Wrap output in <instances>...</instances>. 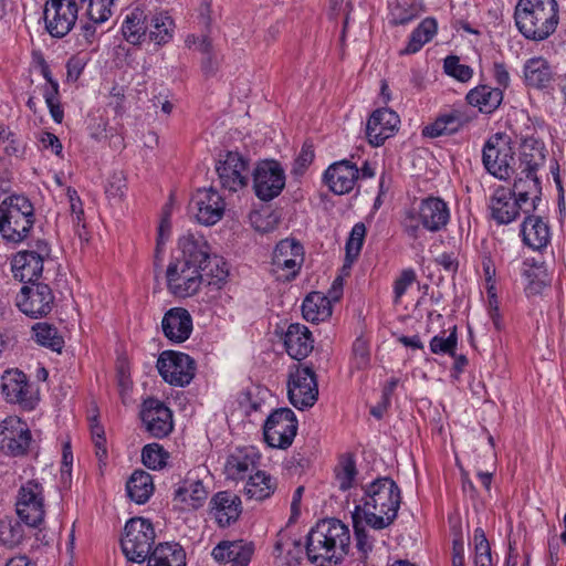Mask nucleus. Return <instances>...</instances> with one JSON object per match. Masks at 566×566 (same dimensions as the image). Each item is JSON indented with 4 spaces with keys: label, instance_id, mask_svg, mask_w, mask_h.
I'll use <instances>...</instances> for the list:
<instances>
[{
    "label": "nucleus",
    "instance_id": "f257e3e1",
    "mask_svg": "<svg viewBox=\"0 0 566 566\" xmlns=\"http://www.w3.org/2000/svg\"><path fill=\"white\" fill-rule=\"evenodd\" d=\"M363 496L353 514L370 524L373 531L390 526L401 503L400 489L390 478H378L363 486Z\"/></svg>",
    "mask_w": 566,
    "mask_h": 566
},
{
    "label": "nucleus",
    "instance_id": "f03ea898",
    "mask_svg": "<svg viewBox=\"0 0 566 566\" xmlns=\"http://www.w3.org/2000/svg\"><path fill=\"white\" fill-rule=\"evenodd\" d=\"M349 544L348 526L337 518H325L307 534L306 554L317 566L339 564L347 555Z\"/></svg>",
    "mask_w": 566,
    "mask_h": 566
},
{
    "label": "nucleus",
    "instance_id": "7ed1b4c3",
    "mask_svg": "<svg viewBox=\"0 0 566 566\" xmlns=\"http://www.w3.org/2000/svg\"><path fill=\"white\" fill-rule=\"evenodd\" d=\"M514 20L525 39L544 41L558 25V3L556 0H518Z\"/></svg>",
    "mask_w": 566,
    "mask_h": 566
},
{
    "label": "nucleus",
    "instance_id": "20e7f679",
    "mask_svg": "<svg viewBox=\"0 0 566 566\" xmlns=\"http://www.w3.org/2000/svg\"><path fill=\"white\" fill-rule=\"evenodd\" d=\"M34 222V206L28 197L11 195L0 202V237L4 242L11 244L24 242Z\"/></svg>",
    "mask_w": 566,
    "mask_h": 566
},
{
    "label": "nucleus",
    "instance_id": "39448f33",
    "mask_svg": "<svg viewBox=\"0 0 566 566\" xmlns=\"http://www.w3.org/2000/svg\"><path fill=\"white\" fill-rule=\"evenodd\" d=\"M450 220L448 203L439 198L429 196L421 199L417 209L408 211L405 219V231L411 238H418L420 226L430 231L439 232L447 227Z\"/></svg>",
    "mask_w": 566,
    "mask_h": 566
},
{
    "label": "nucleus",
    "instance_id": "423d86ee",
    "mask_svg": "<svg viewBox=\"0 0 566 566\" xmlns=\"http://www.w3.org/2000/svg\"><path fill=\"white\" fill-rule=\"evenodd\" d=\"M155 530L149 520L133 517L126 522L120 546L128 560L144 563L151 554Z\"/></svg>",
    "mask_w": 566,
    "mask_h": 566
},
{
    "label": "nucleus",
    "instance_id": "0eeeda50",
    "mask_svg": "<svg viewBox=\"0 0 566 566\" xmlns=\"http://www.w3.org/2000/svg\"><path fill=\"white\" fill-rule=\"evenodd\" d=\"M1 394L8 403L17 405L22 410H34L39 403L38 389L29 377L18 368L3 371L1 376Z\"/></svg>",
    "mask_w": 566,
    "mask_h": 566
},
{
    "label": "nucleus",
    "instance_id": "6e6552de",
    "mask_svg": "<svg viewBox=\"0 0 566 566\" xmlns=\"http://www.w3.org/2000/svg\"><path fill=\"white\" fill-rule=\"evenodd\" d=\"M50 244L42 239L36 240L31 249L17 252L11 260L14 279L22 283H35L43 272V263L50 256Z\"/></svg>",
    "mask_w": 566,
    "mask_h": 566
},
{
    "label": "nucleus",
    "instance_id": "1a4fd4ad",
    "mask_svg": "<svg viewBox=\"0 0 566 566\" xmlns=\"http://www.w3.org/2000/svg\"><path fill=\"white\" fill-rule=\"evenodd\" d=\"M216 172L222 189L237 192L248 186L251 171L249 160L240 153L226 151L219 155Z\"/></svg>",
    "mask_w": 566,
    "mask_h": 566
},
{
    "label": "nucleus",
    "instance_id": "9d476101",
    "mask_svg": "<svg viewBox=\"0 0 566 566\" xmlns=\"http://www.w3.org/2000/svg\"><path fill=\"white\" fill-rule=\"evenodd\" d=\"M19 518L28 526H40L45 516L44 494L41 483L30 480L21 485L15 501Z\"/></svg>",
    "mask_w": 566,
    "mask_h": 566
},
{
    "label": "nucleus",
    "instance_id": "9b49d317",
    "mask_svg": "<svg viewBox=\"0 0 566 566\" xmlns=\"http://www.w3.org/2000/svg\"><path fill=\"white\" fill-rule=\"evenodd\" d=\"M167 289L177 297L195 295L203 283L201 268L187 261L174 260L166 271Z\"/></svg>",
    "mask_w": 566,
    "mask_h": 566
},
{
    "label": "nucleus",
    "instance_id": "f8f14e48",
    "mask_svg": "<svg viewBox=\"0 0 566 566\" xmlns=\"http://www.w3.org/2000/svg\"><path fill=\"white\" fill-rule=\"evenodd\" d=\"M33 442L29 426L17 416L0 421V452L8 457L25 455Z\"/></svg>",
    "mask_w": 566,
    "mask_h": 566
},
{
    "label": "nucleus",
    "instance_id": "ddd939ff",
    "mask_svg": "<svg viewBox=\"0 0 566 566\" xmlns=\"http://www.w3.org/2000/svg\"><path fill=\"white\" fill-rule=\"evenodd\" d=\"M297 432V420L290 408L274 410L265 420L263 436L272 448H289Z\"/></svg>",
    "mask_w": 566,
    "mask_h": 566
},
{
    "label": "nucleus",
    "instance_id": "4468645a",
    "mask_svg": "<svg viewBox=\"0 0 566 566\" xmlns=\"http://www.w3.org/2000/svg\"><path fill=\"white\" fill-rule=\"evenodd\" d=\"M287 394L290 402L300 410L314 406L318 398V386L310 366L300 365L290 374Z\"/></svg>",
    "mask_w": 566,
    "mask_h": 566
},
{
    "label": "nucleus",
    "instance_id": "2eb2a0df",
    "mask_svg": "<svg viewBox=\"0 0 566 566\" xmlns=\"http://www.w3.org/2000/svg\"><path fill=\"white\" fill-rule=\"evenodd\" d=\"M157 369L169 385L185 387L195 377L196 363L185 353L166 350L160 354L157 360Z\"/></svg>",
    "mask_w": 566,
    "mask_h": 566
},
{
    "label": "nucleus",
    "instance_id": "dca6fc26",
    "mask_svg": "<svg viewBox=\"0 0 566 566\" xmlns=\"http://www.w3.org/2000/svg\"><path fill=\"white\" fill-rule=\"evenodd\" d=\"M514 160L509 138L502 135L492 136L484 145L482 161L485 169L494 177L506 180L513 174Z\"/></svg>",
    "mask_w": 566,
    "mask_h": 566
},
{
    "label": "nucleus",
    "instance_id": "f3484780",
    "mask_svg": "<svg viewBox=\"0 0 566 566\" xmlns=\"http://www.w3.org/2000/svg\"><path fill=\"white\" fill-rule=\"evenodd\" d=\"M19 310L31 318L46 316L53 307L54 295L51 287L43 283H29L21 287L15 297Z\"/></svg>",
    "mask_w": 566,
    "mask_h": 566
},
{
    "label": "nucleus",
    "instance_id": "a211bd4d",
    "mask_svg": "<svg viewBox=\"0 0 566 566\" xmlns=\"http://www.w3.org/2000/svg\"><path fill=\"white\" fill-rule=\"evenodd\" d=\"M253 189L262 201L277 197L285 186V174L275 160H264L256 165L253 172Z\"/></svg>",
    "mask_w": 566,
    "mask_h": 566
},
{
    "label": "nucleus",
    "instance_id": "6ab92c4d",
    "mask_svg": "<svg viewBox=\"0 0 566 566\" xmlns=\"http://www.w3.org/2000/svg\"><path fill=\"white\" fill-rule=\"evenodd\" d=\"M75 0H48L43 17L45 29L53 38L65 36L74 27L77 19Z\"/></svg>",
    "mask_w": 566,
    "mask_h": 566
},
{
    "label": "nucleus",
    "instance_id": "aec40b11",
    "mask_svg": "<svg viewBox=\"0 0 566 566\" xmlns=\"http://www.w3.org/2000/svg\"><path fill=\"white\" fill-rule=\"evenodd\" d=\"M226 210L222 196L212 187L198 189L191 197L189 211L203 226L219 222Z\"/></svg>",
    "mask_w": 566,
    "mask_h": 566
},
{
    "label": "nucleus",
    "instance_id": "412c9836",
    "mask_svg": "<svg viewBox=\"0 0 566 566\" xmlns=\"http://www.w3.org/2000/svg\"><path fill=\"white\" fill-rule=\"evenodd\" d=\"M140 419L146 431L157 439L167 437L174 429L171 410L155 398H148L143 402Z\"/></svg>",
    "mask_w": 566,
    "mask_h": 566
},
{
    "label": "nucleus",
    "instance_id": "4be33fe9",
    "mask_svg": "<svg viewBox=\"0 0 566 566\" xmlns=\"http://www.w3.org/2000/svg\"><path fill=\"white\" fill-rule=\"evenodd\" d=\"M400 124V118L396 112L389 108H378L371 113L366 125V136L368 143L374 147H379L395 136Z\"/></svg>",
    "mask_w": 566,
    "mask_h": 566
},
{
    "label": "nucleus",
    "instance_id": "5701e85b",
    "mask_svg": "<svg viewBox=\"0 0 566 566\" xmlns=\"http://www.w3.org/2000/svg\"><path fill=\"white\" fill-rule=\"evenodd\" d=\"M242 513V502L238 494L231 491H219L209 502L210 517L221 528L235 523Z\"/></svg>",
    "mask_w": 566,
    "mask_h": 566
},
{
    "label": "nucleus",
    "instance_id": "b1692460",
    "mask_svg": "<svg viewBox=\"0 0 566 566\" xmlns=\"http://www.w3.org/2000/svg\"><path fill=\"white\" fill-rule=\"evenodd\" d=\"M303 261V247L300 242L293 239H285L280 241L273 251V271H286L287 273L283 276L285 280H291L295 277V275L298 273L301 269Z\"/></svg>",
    "mask_w": 566,
    "mask_h": 566
},
{
    "label": "nucleus",
    "instance_id": "393cba45",
    "mask_svg": "<svg viewBox=\"0 0 566 566\" xmlns=\"http://www.w3.org/2000/svg\"><path fill=\"white\" fill-rule=\"evenodd\" d=\"M489 209L491 218L497 224H509L517 219L521 210L528 211V208H524L512 195L511 189L504 187L494 190L489 200Z\"/></svg>",
    "mask_w": 566,
    "mask_h": 566
},
{
    "label": "nucleus",
    "instance_id": "a878e982",
    "mask_svg": "<svg viewBox=\"0 0 566 566\" xmlns=\"http://www.w3.org/2000/svg\"><path fill=\"white\" fill-rule=\"evenodd\" d=\"M358 178L359 169L349 160L334 163L324 174L327 186L336 195L350 192Z\"/></svg>",
    "mask_w": 566,
    "mask_h": 566
},
{
    "label": "nucleus",
    "instance_id": "bb28decb",
    "mask_svg": "<svg viewBox=\"0 0 566 566\" xmlns=\"http://www.w3.org/2000/svg\"><path fill=\"white\" fill-rule=\"evenodd\" d=\"M259 461L260 454L254 447L237 448L227 459L224 467L227 478L237 481L250 476Z\"/></svg>",
    "mask_w": 566,
    "mask_h": 566
},
{
    "label": "nucleus",
    "instance_id": "cd10ccee",
    "mask_svg": "<svg viewBox=\"0 0 566 566\" xmlns=\"http://www.w3.org/2000/svg\"><path fill=\"white\" fill-rule=\"evenodd\" d=\"M164 335L174 343L187 340L192 332V318L182 307H172L167 311L161 321Z\"/></svg>",
    "mask_w": 566,
    "mask_h": 566
},
{
    "label": "nucleus",
    "instance_id": "c85d7f7f",
    "mask_svg": "<svg viewBox=\"0 0 566 566\" xmlns=\"http://www.w3.org/2000/svg\"><path fill=\"white\" fill-rule=\"evenodd\" d=\"M178 247L181 255L175 260L187 261L192 265L201 268L205 261L209 259L210 247L205 237L198 232L188 231L182 234L179 238Z\"/></svg>",
    "mask_w": 566,
    "mask_h": 566
},
{
    "label": "nucleus",
    "instance_id": "c756f323",
    "mask_svg": "<svg viewBox=\"0 0 566 566\" xmlns=\"http://www.w3.org/2000/svg\"><path fill=\"white\" fill-rule=\"evenodd\" d=\"M220 563H231V566H248L253 555V545L244 541L220 542L211 553Z\"/></svg>",
    "mask_w": 566,
    "mask_h": 566
},
{
    "label": "nucleus",
    "instance_id": "7c9ffc66",
    "mask_svg": "<svg viewBox=\"0 0 566 566\" xmlns=\"http://www.w3.org/2000/svg\"><path fill=\"white\" fill-rule=\"evenodd\" d=\"M284 345L292 358L302 360L313 350L312 334L305 325L293 323L284 335Z\"/></svg>",
    "mask_w": 566,
    "mask_h": 566
},
{
    "label": "nucleus",
    "instance_id": "2f4dec72",
    "mask_svg": "<svg viewBox=\"0 0 566 566\" xmlns=\"http://www.w3.org/2000/svg\"><path fill=\"white\" fill-rule=\"evenodd\" d=\"M512 195L526 208H534L535 200L539 199L541 181L536 172H517Z\"/></svg>",
    "mask_w": 566,
    "mask_h": 566
},
{
    "label": "nucleus",
    "instance_id": "473e14b6",
    "mask_svg": "<svg viewBox=\"0 0 566 566\" xmlns=\"http://www.w3.org/2000/svg\"><path fill=\"white\" fill-rule=\"evenodd\" d=\"M468 122V116L460 109H452L439 116L433 123L427 125L422 135L436 138L442 135H451L458 132Z\"/></svg>",
    "mask_w": 566,
    "mask_h": 566
},
{
    "label": "nucleus",
    "instance_id": "72a5a7b5",
    "mask_svg": "<svg viewBox=\"0 0 566 566\" xmlns=\"http://www.w3.org/2000/svg\"><path fill=\"white\" fill-rule=\"evenodd\" d=\"M175 33V22L167 11H156L148 18L147 35L157 45L170 42Z\"/></svg>",
    "mask_w": 566,
    "mask_h": 566
},
{
    "label": "nucleus",
    "instance_id": "f704fd0d",
    "mask_svg": "<svg viewBox=\"0 0 566 566\" xmlns=\"http://www.w3.org/2000/svg\"><path fill=\"white\" fill-rule=\"evenodd\" d=\"M523 241L533 250H539L549 242L548 224L539 217H527L522 223Z\"/></svg>",
    "mask_w": 566,
    "mask_h": 566
},
{
    "label": "nucleus",
    "instance_id": "c9c22d12",
    "mask_svg": "<svg viewBox=\"0 0 566 566\" xmlns=\"http://www.w3.org/2000/svg\"><path fill=\"white\" fill-rule=\"evenodd\" d=\"M147 566H186V553L178 543H160L147 558Z\"/></svg>",
    "mask_w": 566,
    "mask_h": 566
},
{
    "label": "nucleus",
    "instance_id": "e433bc0d",
    "mask_svg": "<svg viewBox=\"0 0 566 566\" xmlns=\"http://www.w3.org/2000/svg\"><path fill=\"white\" fill-rule=\"evenodd\" d=\"M503 99V91L500 87L480 85L467 94L470 105L479 108L480 112L490 114L495 111Z\"/></svg>",
    "mask_w": 566,
    "mask_h": 566
},
{
    "label": "nucleus",
    "instance_id": "4c0bfd02",
    "mask_svg": "<svg viewBox=\"0 0 566 566\" xmlns=\"http://www.w3.org/2000/svg\"><path fill=\"white\" fill-rule=\"evenodd\" d=\"M148 18L145 10L138 7L125 17L122 32L127 42L136 45L146 39Z\"/></svg>",
    "mask_w": 566,
    "mask_h": 566
},
{
    "label": "nucleus",
    "instance_id": "58836bf2",
    "mask_svg": "<svg viewBox=\"0 0 566 566\" xmlns=\"http://www.w3.org/2000/svg\"><path fill=\"white\" fill-rule=\"evenodd\" d=\"M302 314L307 322H324L332 316L331 300L321 292L310 293L303 301Z\"/></svg>",
    "mask_w": 566,
    "mask_h": 566
},
{
    "label": "nucleus",
    "instance_id": "ea45409f",
    "mask_svg": "<svg viewBox=\"0 0 566 566\" xmlns=\"http://www.w3.org/2000/svg\"><path fill=\"white\" fill-rule=\"evenodd\" d=\"M518 170L523 172H536L544 166L545 148L543 144L528 139L525 140L520 148Z\"/></svg>",
    "mask_w": 566,
    "mask_h": 566
},
{
    "label": "nucleus",
    "instance_id": "a19ab883",
    "mask_svg": "<svg viewBox=\"0 0 566 566\" xmlns=\"http://www.w3.org/2000/svg\"><path fill=\"white\" fill-rule=\"evenodd\" d=\"M524 78L528 86L545 88L553 80V70L543 57H532L524 65Z\"/></svg>",
    "mask_w": 566,
    "mask_h": 566
},
{
    "label": "nucleus",
    "instance_id": "79ce46f5",
    "mask_svg": "<svg viewBox=\"0 0 566 566\" xmlns=\"http://www.w3.org/2000/svg\"><path fill=\"white\" fill-rule=\"evenodd\" d=\"M126 491L135 503H146L154 493L151 475L143 470L134 471L126 483Z\"/></svg>",
    "mask_w": 566,
    "mask_h": 566
},
{
    "label": "nucleus",
    "instance_id": "37998d69",
    "mask_svg": "<svg viewBox=\"0 0 566 566\" xmlns=\"http://www.w3.org/2000/svg\"><path fill=\"white\" fill-rule=\"evenodd\" d=\"M276 490V481L265 471H256L249 476L244 486L245 495L251 500L263 501Z\"/></svg>",
    "mask_w": 566,
    "mask_h": 566
},
{
    "label": "nucleus",
    "instance_id": "c03bdc74",
    "mask_svg": "<svg viewBox=\"0 0 566 566\" xmlns=\"http://www.w3.org/2000/svg\"><path fill=\"white\" fill-rule=\"evenodd\" d=\"M438 24L436 19L426 18L419 25L411 32L408 43L405 49L400 51L401 55L415 54L419 52L422 46L430 42L436 35Z\"/></svg>",
    "mask_w": 566,
    "mask_h": 566
},
{
    "label": "nucleus",
    "instance_id": "a18cd8bd",
    "mask_svg": "<svg viewBox=\"0 0 566 566\" xmlns=\"http://www.w3.org/2000/svg\"><path fill=\"white\" fill-rule=\"evenodd\" d=\"M208 492L205 485L198 479H191L189 476L178 486L175 491V499L182 503H186L192 509L202 506L207 499Z\"/></svg>",
    "mask_w": 566,
    "mask_h": 566
},
{
    "label": "nucleus",
    "instance_id": "49530a36",
    "mask_svg": "<svg viewBox=\"0 0 566 566\" xmlns=\"http://www.w3.org/2000/svg\"><path fill=\"white\" fill-rule=\"evenodd\" d=\"M352 518L358 558L365 560L374 549L375 537L373 533L367 530V527H370L369 523L365 522L356 514H352Z\"/></svg>",
    "mask_w": 566,
    "mask_h": 566
},
{
    "label": "nucleus",
    "instance_id": "de8ad7c7",
    "mask_svg": "<svg viewBox=\"0 0 566 566\" xmlns=\"http://www.w3.org/2000/svg\"><path fill=\"white\" fill-rule=\"evenodd\" d=\"M203 282L220 289L228 280L229 269L224 260L218 255H209L201 266Z\"/></svg>",
    "mask_w": 566,
    "mask_h": 566
},
{
    "label": "nucleus",
    "instance_id": "09e8293b",
    "mask_svg": "<svg viewBox=\"0 0 566 566\" xmlns=\"http://www.w3.org/2000/svg\"><path fill=\"white\" fill-rule=\"evenodd\" d=\"M335 482L340 491H347L356 484L358 471L352 454H343L334 469Z\"/></svg>",
    "mask_w": 566,
    "mask_h": 566
},
{
    "label": "nucleus",
    "instance_id": "8fccbe9b",
    "mask_svg": "<svg viewBox=\"0 0 566 566\" xmlns=\"http://www.w3.org/2000/svg\"><path fill=\"white\" fill-rule=\"evenodd\" d=\"M32 331L34 339L39 345L57 353L63 348L64 339L54 326L48 323H36Z\"/></svg>",
    "mask_w": 566,
    "mask_h": 566
},
{
    "label": "nucleus",
    "instance_id": "3c124183",
    "mask_svg": "<svg viewBox=\"0 0 566 566\" xmlns=\"http://www.w3.org/2000/svg\"><path fill=\"white\" fill-rule=\"evenodd\" d=\"M24 537L21 523L12 517L0 520V542L9 547L18 546Z\"/></svg>",
    "mask_w": 566,
    "mask_h": 566
},
{
    "label": "nucleus",
    "instance_id": "603ef678",
    "mask_svg": "<svg viewBox=\"0 0 566 566\" xmlns=\"http://www.w3.org/2000/svg\"><path fill=\"white\" fill-rule=\"evenodd\" d=\"M418 15V10L410 0H396L390 7L389 21L395 25H403Z\"/></svg>",
    "mask_w": 566,
    "mask_h": 566
},
{
    "label": "nucleus",
    "instance_id": "864d4df0",
    "mask_svg": "<svg viewBox=\"0 0 566 566\" xmlns=\"http://www.w3.org/2000/svg\"><path fill=\"white\" fill-rule=\"evenodd\" d=\"M168 458V452L158 443L146 444L142 451L144 465L151 470L163 469L167 464Z\"/></svg>",
    "mask_w": 566,
    "mask_h": 566
},
{
    "label": "nucleus",
    "instance_id": "5fc2aeb1",
    "mask_svg": "<svg viewBox=\"0 0 566 566\" xmlns=\"http://www.w3.org/2000/svg\"><path fill=\"white\" fill-rule=\"evenodd\" d=\"M458 345L457 327L454 326L451 333L444 337L443 335H436L430 340V350L433 354H447L454 356V350Z\"/></svg>",
    "mask_w": 566,
    "mask_h": 566
},
{
    "label": "nucleus",
    "instance_id": "6e6d98bb",
    "mask_svg": "<svg viewBox=\"0 0 566 566\" xmlns=\"http://www.w3.org/2000/svg\"><path fill=\"white\" fill-rule=\"evenodd\" d=\"M113 3L114 0H90L87 8L88 19L95 24L105 22L112 15Z\"/></svg>",
    "mask_w": 566,
    "mask_h": 566
},
{
    "label": "nucleus",
    "instance_id": "4d7b16f0",
    "mask_svg": "<svg viewBox=\"0 0 566 566\" xmlns=\"http://www.w3.org/2000/svg\"><path fill=\"white\" fill-rule=\"evenodd\" d=\"M366 235V227L364 223H356L349 233L346 242V256L347 259H356L361 250L364 239Z\"/></svg>",
    "mask_w": 566,
    "mask_h": 566
},
{
    "label": "nucleus",
    "instance_id": "13d9d810",
    "mask_svg": "<svg viewBox=\"0 0 566 566\" xmlns=\"http://www.w3.org/2000/svg\"><path fill=\"white\" fill-rule=\"evenodd\" d=\"M444 72L459 80L460 82H467L472 77V69L469 65L461 64L458 56H448L444 60Z\"/></svg>",
    "mask_w": 566,
    "mask_h": 566
},
{
    "label": "nucleus",
    "instance_id": "bf43d9fd",
    "mask_svg": "<svg viewBox=\"0 0 566 566\" xmlns=\"http://www.w3.org/2000/svg\"><path fill=\"white\" fill-rule=\"evenodd\" d=\"M126 190V178L122 171L113 172L106 182L105 193L109 199L119 201Z\"/></svg>",
    "mask_w": 566,
    "mask_h": 566
},
{
    "label": "nucleus",
    "instance_id": "052dcab7",
    "mask_svg": "<svg viewBox=\"0 0 566 566\" xmlns=\"http://www.w3.org/2000/svg\"><path fill=\"white\" fill-rule=\"evenodd\" d=\"M238 403L245 416H251L253 412L260 411L262 407V399L252 390H247L239 395Z\"/></svg>",
    "mask_w": 566,
    "mask_h": 566
},
{
    "label": "nucleus",
    "instance_id": "680f3d73",
    "mask_svg": "<svg viewBox=\"0 0 566 566\" xmlns=\"http://www.w3.org/2000/svg\"><path fill=\"white\" fill-rule=\"evenodd\" d=\"M370 359L369 347L365 339L356 338L353 344V365L357 369H364L368 366Z\"/></svg>",
    "mask_w": 566,
    "mask_h": 566
},
{
    "label": "nucleus",
    "instance_id": "e2e57ef3",
    "mask_svg": "<svg viewBox=\"0 0 566 566\" xmlns=\"http://www.w3.org/2000/svg\"><path fill=\"white\" fill-rule=\"evenodd\" d=\"M416 281V272L412 269L403 270L394 283L395 303H399L408 287Z\"/></svg>",
    "mask_w": 566,
    "mask_h": 566
},
{
    "label": "nucleus",
    "instance_id": "0e129e2a",
    "mask_svg": "<svg viewBox=\"0 0 566 566\" xmlns=\"http://www.w3.org/2000/svg\"><path fill=\"white\" fill-rule=\"evenodd\" d=\"M313 159L314 150L312 145L304 144L294 161L292 172L294 175H303L307 167L313 163Z\"/></svg>",
    "mask_w": 566,
    "mask_h": 566
},
{
    "label": "nucleus",
    "instance_id": "69168bd1",
    "mask_svg": "<svg viewBox=\"0 0 566 566\" xmlns=\"http://www.w3.org/2000/svg\"><path fill=\"white\" fill-rule=\"evenodd\" d=\"M66 196L69 198L70 211H71L73 222L76 223V226H80V223L83 219V216H84L82 200H81L77 191L71 187L67 188Z\"/></svg>",
    "mask_w": 566,
    "mask_h": 566
},
{
    "label": "nucleus",
    "instance_id": "338daca9",
    "mask_svg": "<svg viewBox=\"0 0 566 566\" xmlns=\"http://www.w3.org/2000/svg\"><path fill=\"white\" fill-rule=\"evenodd\" d=\"M436 263L447 273L455 274L459 268V261L453 252H443L436 258Z\"/></svg>",
    "mask_w": 566,
    "mask_h": 566
},
{
    "label": "nucleus",
    "instance_id": "774afa93",
    "mask_svg": "<svg viewBox=\"0 0 566 566\" xmlns=\"http://www.w3.org/2000/svg\"><path fill=\"white\" fill-rule=\"evenodd\" d=\"M40 143L43 148L52 149L56 156H62L63 146L56 135L43 132L40 137Z\"/></svg>",
    "mask_w": 566,
    "mask_h": 566
}]
</instances>
